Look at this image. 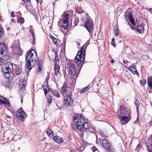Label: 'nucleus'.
I'll list each match as a JSON object with an SVG mask.
<instances>
[{"label": "nucleus", "mask_w": 152, "mask_h": 152, "mask_svg": "<svg viewBox=\"0 0 152 152\" xmlns=\"http://www.w3.org/2000/svg\"><path fill=\"white\" fill-rule=\"evenodd\" d=\"M73 122L74 124L72 127L74 130L77 129L83 131L89 129L91 126L88 120L81 115L75 116Z\"/></svg>", "instance_id": "f257e3e1"}, {"label": "nucleus", "mask_w": 152, "mask_h": 152, "mask_svg": "<svg viewBox=\"0 0 152 152\" xmlns=\"http://www.w3.org/2000/svg\"><path fill=\"white\" fill-rule=\"evenodd\" d=\"M27 55L26 56V59L27 61L25 66L26 69L27 70V72H29L32 67H33L36 63V60L37 59V53L34 50H29L26 53Z\"/></svg>", "instance_id": "f03ea898"}, {"label": "nucleus", "mask_w": 152, "mask_h": 152, "mask_svg": "<svg viewBox=\"0 0 152 152\" xmlns=\"http://www.w3.org/2000/svg\"><path fill=\"white\" fill-rule=\"evenodd\" d=\"M87 45V43L83 46L75 58V62L79 67L81 68L83 64L85 54V50Z\"/></svg>", "instance_id": "7ed1b4c3"}, {"label": "nucleus", "mask_w": 152, "mask_h": 152, "mask_svg": "<svg viewBox=\"0 0 152 152\" xmlns=\"http://www.w3.org/2000/svg\"><path fill=\"white\" fill-rule=\"evenodd\" d=\"M7 47L4 43H0V66L7 61L9 59L7 55Z\"/></svg>", "instance_id": "20e7f679"}, {"label": "nucleus", "mask_w": 152, "mask_h": 152, "mask_svg": "<svg viewBox=\"0 0 152 152\" xmlns=\"http://www.w3.org/2000/svg\"><path fill=\"white\" fill-rule=\"evenodd\" d=\"M104 137H101L99 138L98 140L96 138V143H101L103 148L108 151L110 150V144L109 141L104 139Z\"/></svg>", "instance_id": "39448f33"}, {"label": "nucleus", "mask_w": 152, "mask_h": 152, "mask_svg": "<svg viewBox=\"0 0 152 152\" xmlns=\"http://www.w3.org/2000/svg\"><path fill=\"white\" fill-rule=\"evenodd\" d=\"M73 63L74 62L72 61H67V68L69 69L68 74L72 77H74L75 75L77 77L75 66Z\"/></svg>", "instance_id": "423d86ee"}, {"label": "nucleus", "mask_w": 152, "mask_h": 152, "mask_svg": "<svg viewBox=\"0 0 152 152\" xmlns=\"http://www.w3.org/2000/svg\"><path fill=\"white\" fill-rule=\"evenodd\" d=\"M84 25L88 32L90 34H92L94 27L93 21L90 19H87L85 20Z\"/></svg>", "instance_id": "0eeeda50"}, {"label": "nucleus", "mask_w": 152, "mask_h": 152, "mask_svg": "<svg viewBox=\"0 0 152 152\" xmlns=\"http://www.w3.org/2000/svg\"><path fill=\"white\" fill-rule=\"evenodd\" d=\"M14 45V47L12 49L13 53L16 54H18L19 55H21L22 51L20 48L18 41H15Z\"/></svg>", "instance_id": "6e6552de"}, {"label": "nucleus", "mask_w": 152, "mask_h": 152, "mask_svg": "<svg viewBox=\"0 0 152 152\" xmlns=\"http://www.w3.org/2000/svg\"><path fill=\"white\" fill-rule=\"evenodd\" d=\"M16 117L20 120L23 121V119L26 118V113L23 110L22 108H19L16 113Z\"/></svg>", "instance_id": "1a4fd4ad"}, {"label": "nucleus", "mask_w": 152, "mask_h": 152, "mask_svg": "<svg viewBox=\"0 0 152 152\" xmlns=\"http://www.w3.org/2000/svg\"><path fill=\"white\" fill-rule=\"evenodd\" d=\"M6 61L4 63V64L2 66V71L3 72L11 71L13 69V66L12 64L10 62H6Z\"/></svg>", "instance_id": "9d476101"}, {"label": "nucleus", "mask_w": 152, "mask_h": 152, "mask_svg": "<svg viewBox=\"0 0 152 152\" xmlns=\"http://www.w3.org/2000/svg\"><path fill=\"white\" fill-rule=\"evenodd\" d=\"M61 91L64 95L67 94L70 95L71 92V88L66 83H64L61 88Z\"/></svg>", "instance_id": "9b49d317"}, {"label": "nucleus", "mask_w": 152, "mask_h": 152, "mask_svg": "<svg viewBox=\"0 0 152 152\" xmlns=\"http://www.w3.org/2000/svg\"><path fill=\"white\" fill-rule=\"evenodd\" d=\"M73 100L69 95L66 96H64V102L65 105L66 106H69L72 105Z\"/></svg>", "instance_id": "f8f14e48"}, {"label": "nucleus", "mask_w": 152, "mask_h": 152, "mask_svg": "<svg viewBox=\"0 0 152 152\" xmlns=\"http://www.w3.org/2000/svg\"><path fill=\"white\" fill-rule=\"evenodd\" d=\"M120 108L118 111V115L119 117L121 116L126 115H128V114L129 113V112L126 111V109L124 106H120Z\"/></svg>", "instance_id": "ddd939ff"}, {"label": "nucleus", "mask_w": 152, "mask_h": 152, "mask_svg": "<svg viewBox=\"0 0 152 152\" xmlns=\"http://www.w3.org/2000/svg\"><path fill=\"white\" fill-rule=\"evenodd\" d=\"M129 113L128 114V115H126L121 116L119 117L120 120L123 124H124L123 123V122H124L126 123H127L129 121Z\"/></svg>", "instance_id": "4468645a"}, {"label": "nucleus", "mask_w": 152, "mask_h": 152, "mask_svg": "<svg viewBox=\"0 0 152 152\" xmlns=\"http://www.w3.org/2000/svg\"><path fill=\"white\" fill-rule=\"evenodd\" d=\"M127 15L126 17L128 18L129 20L133 25H135V23H134V19L133 18L130 11H127L126 12Z\"/></svg>", "instance_id": "2eb2a0df"}, {"label": "nucleus", "mask_w": 152, "mask_h": 152, "mask_svg": "<svg viewBox=\"0 0 152 152\" xmlns=\"http://www.w3.org/2000/svg\"><path fill=\"white\" fill-rule=\"evenodd\" d=\"M4 74V77L9 80L12 79L13 77V74L11 71L3 72Z\"/></svg>", "instance_id": "dca6fc26"}, {"label": "nucleus", "mask_w": 152, "mask_h": 152, "mask_svg": "<svg viewBox=\"0 0 152 152\" xmlns=\"http://www.w3.org/2000/svg\"><path fill=\"white\" fill-rule=\"evenodd\" d=\"M43 89L45 95H46L47 93L49 91V88L48 86V83L47 81H45L43 83Z\"/></svg>", "instance_id": "f3484780"}, {"label": "nucleus", "mask_w": 152, "mask_h": 152, "mask_svg": "<svg viewBox=\"0 0 152 152\" xmlns=\"http://www.w3.org/2000/svg\"><path fill=\"white\" fill-rule=\"evenodd\" d=\"M53 140L57 143L60 144L62 143L63 142V139L60 137L58 136H55L53 137Z\"/></svg>", "instance_id": "a211bd4d"}, {"label": "nucleus", "mask_w": 152, "mask_h": 152, "mask_svg": "<svg viewBox=\"0 0 152 152\" xmlns=\"http://www.w3.org/2000/svg\"><path fill=\"white\" fill-rule=\"evenodd\" d=\"M37 67L38 68V70H37V72H40L42 70V61L41 60L39 59L37 62Z\"/></svg>", "instance_id": "6ab92c4d"}, {"label": "nucleus", "mask_w": 152, "mask_h": 152, "mask_svg": "<svg viewBox=\"0 0 152 152\" xmlns=\"http://www.w3.org/2000/svg\"><path fill=\"white\" fill-rule=\"evenodd\" d=\"M128 69L133 74H136L138 76H139V73L137 72V69L134 67L132 66H130L129 68Z\"/></svg>", "instance_id": "aec40b11"}, {"label": "nucleus", "mask_w": 152, "mask_h": 152, "mask_svg": "<svg viewBox=\"0 0 152 152\" xmlns=\"http://www.w3.org/2000/svg\"><path fill=\"white\" fill-rule=\"evenodd\" d=\"M55 70V75L57 76L59 73V66L57 64H55L54 66Z\"/></svg>", "instance_id": "412c9836"}, {"label": "nucleus", "mask_w": 152, "mask_h": 152, "mask_svg": "<svg viewBox=\"0 0 152 152\" xmlns=\"http://www.w3.org/2000/svg\"><path fill=\"white\" fill-rule=\"evenodd\" d=\"M137 24V31L139 33L142 34L144 32V28L141 26H138V23L136 22Z\"/></svg>", "instance_id": "4be33fe9"}, {"label": "nucleus", "mask_w": 152, "mask_h": 152, "mask_svg": "<svg viewBox=\"0 0 152 152\" xmlns=\"http://www.w3.org/2000/svg\"><path fill=\"white\" fill-rule=\"evenodd\" d=\"M69 16V15L66 13L65 14L63 17V22L64 24L66 23L68 21V18Z\"/></svg>", "instance_id": "5701e85b"}, {"label": "nucleus", "mask_w": 152, "mask_h": 152, "mask_svg": "<svg viewBox=\"0 0 152 152\" xmlns=\"http://www.w3.org/2000/svg\"><path fill=\"white\" fill-rule=\"evenodd\" d=\"M89 86H88L83 88L81 90L79 91V92L80 94L85 93L89 90Z\"/></svg>", "instance_id": "b1692460"}, {"label": "nucleus", "mask_w": 152, "mask_h": 152, "mask_svg": "<svg viewBox=\"0 0 152 152\" xmlns=\"http://www.w3.org/2000/svg\"><path fill=\"white\" fill-rule=\"evenodd\" d=\"M32 26H31L30 27V28L29 29V31L31 33V34L32 35L33 38V42H32V43L33 44H34V33L33 31L32 28Z\"/></svg>", "instance_id": "393cba45"}, {"label": "nucleus", "mask_w": 152, "mask_h": 152, "mask_svg": "<svg viewBox=\"0 0 152 152\" xmlns=\"http://www.w3.org/2000/svg\"><path fill=\"white\" fill-rule=\"evenodd\" d=\"M148 84L151 88H152V79L149 78L148 80Z\"/></svg>", "instance_id": "a878e982"}, {"label": "nucleus", "mask_w": 152, "mask_h": 152, "mask_svg": "<svg viewBox=\"0 0 152 152\" xmlns=\"http://www.w3.org/2000/svg\"><path fill=\"white\" fill-rule=\"evenodd\" d=\"M17 21L18 23L23 24L24 23V20L23 17H20L18 19Z\"/></svg>", "instance_id": "bb28decb"}, {"label": "nucleus", "mask_w": 152, "mask_h": 152, "mask_svg": "<svg viewBox=\"0 0 152 152\" xmlns=\"http://www.w3.org/2000/svg\"><path fill=\"white\" fill-rule=\"evenodd\" d=\"M46 133L48 136H50V135H52V134H53V131L50 129H48L46 131Z\"/></svg>", "instance_id": "cd10ccee"}, {"label": "nucleus", "mask_w": 152, "mask_h": 152, "mask_svg": "<svg viewBox=\"0 0 152 152\" xmlns=\"http://www.w3.org/2000/svg\"><path fill=\"white\" fill-rule=\"evenodd\" d=\"M53 95L57 97H59L60 95L58 92L56 90H54L53 92Z\"/></svg>", "instance_id": "c85d7f7f"}, {"label": "nucleus", "mask_w": 152, "mask_h": 152, "mask_svg": "<svg viewBox=\"0 0 152 152\" xmlns=\"http://www.w3.org/2000/svg\"><path fill=\"white\" fill-rule=\"evenodd\" d=\"M114 30L115 35L116 36H118L119 35V33L118 29V28L117 27H114Z\"/></svg>", "instance_id": "c756f323"}, {"label": "nucleus", "mask_w": 152, "mask_h": 152, "mask_svg": "<svg viewBox=\"0 0 152 152\" xmlns=\"http://www.w3.org/2000/svg\"><path fill=\"white\" fill-rule=\"evenodd\" d=\"M53 99V97L51 96H49L48 97V102L49 103V104H50L51 102H52V101Z\"/></svg>", "instance_id": "7c9ffc66"}, {"label": "nucleus", "mask_w": 152, "mask_h": 152, "mask_svg": "<svg viewBox=\"0 0 152 152\" xmlns=\"http://www.w3.org/2000/svg\"><path fill=\"white\" fill-rule=\"evenodd\" d=\"M3 104H5L7 106H9L10 105L9 102L5 98L4 99V102Z\"/></svg>", "instance_id": "2f4dec72"}, {"label": "nucleus", "mask_w": 152, "mask_h": 152, "mask_svg": "<svg viewBox=\"0 0 152 152\" xmlns=\"http://www.w3.org/2000/svg\"><path fill=\"white\" fill-rule=\"evenodd\" d=\"M22 72V70L21 69H19L17 70L16 72V74L17 75H19Z\"/></svg>", "instance_id": "473e14b6"}, {"label": "nucleus", "mask_w": 152, "mask_h": 152, "mask_svg": "<svg viewBox=\"0 0 152 152\" xmlns=\"http://www.w3.org/2000/svg\"><path fill=\"white\" fill-rule=\"evenodd\" d=\"M5 98L4 97H2L0 98V104H3L4 102Z\"/></svg>", "instance_id": "72a5a7b5"}, {"label": "nucleus", "mask_w": 152, "mask_h": 152, "mask_svg": "<svg viewBox=\"0 0 152 152\" xmlns=\"http://www.w3.org/2000/svg\"><path fill=\"white\" fill-rule=\"evenodd\" d=\"M134 103H135V105L137 107L138 106H139L140 105V103H139V102L137 99H136L135 100V101L134 102Z\"/></svg>", "instance_id": "f704fd0d"}, {"label": "nucleus", "mask_w": 152, "mask_h": 152, "mask_svg": "<svg viewBox=\"0 0 152 152\" xmlns=\"http://www.w3.org/2000/svg\"><path fill=\"white\" fill-rule=\"evenodd\" d=\"M115 39L114 38H113L112 39L111 41V44L113 45L114 47H115V45L114 42Z\"/></svg>", "instance_id": "c9c22d12"}, {"label": "nucleus", "mask_w": 152, "mask_h": 152, "mask_svg": "<svg viewBox=\"0 0 152 152\" xmlns=\"http://www.w3.org/2000/svg\"><path fill=\"white\" fill-rule=\"evenodd\" d=\"M140 83L142 85H144L146 83V81L145 80H140Z\"/></svg>", "instance_id": "e433bc0d"}, {"label": "nucleus", "mask_w": 152, "mask_h": 152, "mask_svg": "<svg viewBox=\"0 0 152 152\" xmlns=\"http://www.w3.org/2000/svg\"><path fill=\"white\" fill-rule=\"evenodd\" d=\"M139 116H137L136 120L134 122V124H137L139 122Z\"/></svg>", "instance_id": "4c0bfd02"}, {"label": "nucleus", "mask_w": 152, "mask_h": 152, "mask_svg": "<svg viewBox=\"0 0 152 152\" xmlns=\"http://www.w3.org/2000/svg\"><path fill=\"white\" fill-rule=\"evenodd\" d=\"M55 59L56 61H59V58L57 55H55Z\"/></svg>", "instance_id": "58836bf2"}, {"label": "nucleus", "mask_w": 152, "mask_h": 152, "mask_svg": "<svg viewBox=\"0 0 152 152\" xmlns=\"http://www.w3.org/2000/svg\"><path fill=\"white\" fill-rule=\"evenodd\" d=\"M53 42H54V43L55 44H56V43L57 42V40L56 39V38H54L53 39Z\"/></svg>", "instance_id": "ea45409f"}, {"label": "nucleus", "mask_w": 152, "mask_h": 152, "mask_svg": "<svg viewBox=\"0 0 152 152\" xmlns=\"http://www.w3.org/2000/svg\"><path fill=\"white\" fill-rule=\"evenodd\" d=\"M11 15L12 17H15V16L14 14V12H12L11 13Z\"/></svg>", "instance_id": "a19ab883"}, {"label": "nucleus", "mask_w": 152, "mask_h": 152, "mask_svg": "<svg viewBox=\"0 0 152 152\" xmlns=\"http://www.w3.org/2000/svg\"><path fill=\"white\" fill-rule=\"evenodd\" d=\"M97 150V148L94 147V146L93 147V148H92V150L94 151H96Z\"/></svg>", "instance_id": "79ce46f5"}, {"label": "nucleus", "mask_w": 152, "mask_h": 152, "mask_svg": "<svg viewBox=\"0 0 152 152\" xmlns=\"http://www.w3.org/2000/svg\"><path fill=\"white\" fill-rule=\"evenodd\" d=\"M123 62L124 64H127V63H128V61L126 60H123Z\"/></svg>", "instance_id": "37998d69"}, {"label": "nucleus", "mask_w": 152, "mask_h": 152, "mask_svg": "<svg viewBox=\"0 0 152 152\" xmlns=\"http://www.w3.org/2000/svg\"><path fill=\"white\" fill-rule=\"evenodd\" d=\"M130 27H131V28L133 30H134L136 28L135 27H134L130 26Z\"/></svg>", "instance_id": "c03bdc74"}, {"label": "nucleus", "mask_w": 152, "mask_h": 152, "mask_svg": "<svg viewBox=\"0 0 152 152\" xmlns=\"http://www.w3.org/2000/svg\"><path fill=\"white\" fill-rule=\"evenodd\" d=\"M149 11L151 13H152V8H150L149 10Z\"/></svg>", "instance_id": "a18cd8bd"}, {"label": "nucleus", "mask_w": 152, "mask_h": 152, "mask_svg": "<svg viewBox=\"0 0 152 152\" xmlns=\"http://www.w3.org/2000/svg\"><path fill=\"white\" fill-rule=\"evenodd\" d=\"M1 30L0 29V38L1 37Z\"/></svg>", "instance_id": "49530a36"}, {"label": "nucleus", "mask_w": 152, "mask_h": 152, "mask_svg": "<svg viewBox=\"0 0 152 152\" xmlns=\"http://www.w3.org/2000/svg\"><path fill=\"white\" fill-rule=\"evenodd\" d=\"M23 1H24V2H28V1L30 0H22Z\"/></svg>", "instance_id": "de8ad7c7"}, {"label": "nucleus", "mask_w": 152, "mask_h": 152, "mask_svg": "<svg viewBox=\"0 0 152 152\" xmlns=\"http://www.w3.org/2000/svg\"><path fill=\"white\" fill-rule=\"evenodd\" d=\"M114 61V60H111V62L112 63H113Z\"/></svg>", "instance_id": "09e8293b"}, {"label": "nucleus", "mask_w": 152, "mask_h": 152, "mask_svg": "<svg viewBox=\"0 0 152 152\" xmlns=\"http://www.w3.org/2000/svg\"><path fill=\"white\" fill-rule=\"evenodd\" d=\"M151 146L152 147V138H151Z\"/></svg>", "instance_id": "8fccbe9b"}, {"label": "nucleus", "mask_w": 152, "mask_h": 152, "mask_svg": "<svg viewBox=\"0 0 152 152\" xmlns=\"http://www.w3.org/2000/svg\"><path fill=\"white\" fill-rule=\"evenodd\" d=\"M23 99H21V103H22V102H23Z\"/></svg>", "instance_id": "3c124183"}, {"label": "nucleus", "mask_w": 152, "mask_h": 152, "mask_svg": "<svg viewBox=\"0 0 152 152\" xmlns=\"http://www.w3.org/2000/svg\"><path fill=\"white\" fill-rule=\"evenodd\" d=\"M11 20H12V22H13L14 20V19H12Z\"/></svg>", "instance_id": "603ef678"}, {"label": "nucleus", "mask_w": 152, "mask_h": 152, "mask_svg": "<svg viewBox=\"0 0 152 152\" xmlns=\"http://www.w3.org/2000/svg\"><path fill=\"white\" fill-rule=\"evenodd\" d=\"M79 1H82V0H78Z\"/></svg>", "instance_id": "864d4df0"}]
</instances>
